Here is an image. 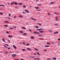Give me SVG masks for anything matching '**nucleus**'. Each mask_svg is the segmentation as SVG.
<instances>
[{
  "label": "nucleus",
  "instance_id": "a18cd8bd",
  "mask_svg": "<svg viewBox=\"0 0 60 60\" xmlns=\"http://www.w3.org/2000/svg\"><path fill=\"white\" fill-rule=\"evenodd\" d=\"M5 53L6 54H8V52L6 51L5 52Z\"/></svg>",
  "mask_w": 60,
  "mask_h": 60
},
{
  "label": "nucleus",
  "instance_id": "f257e3e1",
  "mask_svg": "<svg viewBox=\"0 0 60 60\" xmlns=\"http://www.w3.org/2000/svg\"><path fill=\"white\" fill-rule=\"evenodd\" d=\"M12 56V57H15L16 56H17V55L15 54H12L11 55Z\"/></svg>",
  "mask_w": 60,
  "mask_h": 60
},
{
  "label": "nucleus",
  "instance_id": "c9c22d12",
  "mask_svg": "<svg viewBox=\"0 0 60 60\" xmlns=\"http://www.w3.org/2000/svg\"><path fill=\"white\" fill-rule=\"evenodd\" d=\"M3 14L2 12H0V15H3Z\"/></svg>",
  "mask_w": 60,
  "mask_h": 60
},
{
  "label": "nucleus",
  "instance_id": "0eeeda50",
  "mask_svg": "<svg viewBox=\"0 0 60 60\" xmlns=\"http://www.w3.org/2000/svg\"><path fill=\"white\" fill-rule=\"evenodd\" d=\"M39 32L40 33H44V32H43V31L41 30V31H39Z\"/></svg>",
  "mask_w": 60,
  "mask_h": 60
},
{
  "label": "nucleus",
  "instance_id": "2eb2a0df",
  "mask_svg": "<svg viewBox=\"0 0 60 60\" xmlns=\"http://www.w3.org/2000/svg\"><path fill=\"white\" fill-rule=\"evenodd\" d=\"M20 33H21V34H23L24 33V32L22 31H20Z\"/></svg>",
  "mask_w": 60,
  "mask_h": 60
},
{
  "label": "nucleus",
  "instance_id": "9d476101",
  "mask_svg": "<svg viewBox=\"0 0 60 60\" xmlns=\"http://www.w3.org/2000/svg\"><path fill=\"white\" fill-rule=\"evenodd\" d=\"M54 34H58V32L56 31V32H55L54 33Z\"/></svg>",
  "mask_w": 60,
  "mask_h": 60
},
{
  "label": "nucleus",
  "instance_id": "7ed1b4c3",
  "mask_svg": "<svg viewBox=\"0 0 60 60\" xmlns=\"http://www.w3.org/2000/svg\"><path fill=\"white\" fill-rule=\"evenodd\" d=\"M30 19H32V20H34V21H35L36 20V19H34L32 17L30 18Z\"/></svg>",
  "mask_w": 60,
  "mask_h": 60
},
{
  "label": "nucleus",
  "instance_id": "5701e85b",
  "mask_svg": "<svg viewBox=\"0 0 60 60\" xmlns=\"http://www.w3.org/2000/svg\"><path fill=\"white\" fill-rule=\"evenodd\" d=\"M34 38V37L33 36H31V39H33Z\"/></svg>",
  "mask_w": 60,
  "mask_h": 60
},
{
  "label": "nucleus",
  "instance_id": "69168bd1",
  "mask_svg": "<svg viewBox=\"0 0 60 60\" xmlns=\"http://www.w3.org/2000/svg\"><path fill=\"white\" fill-rule=\"evenodd\" d=\"M8 41L9 42V43L10 42V40H8Z\"/></svg>",
  "mask_w": 60,
  "mask_h": 60
},
{
  "label": "nucleus",
  "instance_id": "39448f33",
  "mask_svg": "<svg viewBox=\"0 0 60 60\" xmlns=\"http://www.w3.org/2000/svg\"><path fill=\"white\" fill-rule=\"evenodd\" d=\"M25 12H27V13H29V11L28 10L25 9Z\"/></svg>",
  "mask_w": 60,
  "mask_h": 60
},
{
  "label": "nucleus",
  "instance_id": "de8ad7c7",
  "mask_svg": "<svg viewBox=\"0 0 60 60\" xmlns=\"http://www.w3.org/2000/svg\"><path fill=\"white\" fill-rule=\"evenodd\" d=\"M22 13L24 14H26V13H25V12H22Z\"/></svg>",
  "mask_w": 60,
  "mask_h": 60
},
{
  "label": "nucleus",
  "instance_id": "f704fd0d",
  "mask_svg": "<svg viewBox=\"0 0 60 60\" xmlns=\"http://www.w3.org/2000/svg\"><path fill=\"white\" fill-rule=\"evenodd\" d=\"M3 6L5 7V6L3 5H0V6Z\"/></svg>",
  "mask_w": 60,
  "mask_h": 60
},
{
  "label": "nucleus",
  "instance_id": "473e14b6",
  "mask_svg": "<svg viewBox=\"0 0 60 60\" xmlns=\"http://www.w3.org/2000/svg\"><path fill=\"white\" fill-rule=\"evenodd\" d=\"M8 37H10V38H12V37L10 35H9L8 36Z\"/></svg>",
  "mask_w": 60,
  "mask_h": 60
},
{
  "label": "nucleus",
  "instance_id": "cd10ccee",
  "mask_svg": "<svg viewBox=\"0 0 60 60\" xmlns=\"http://www.w3.org/2000/svg\"><path fill=\"white\" fill-rule=\"evenodd\" d=\"M14 2H13L12 3H11V5H12L13 4H14Z\"/></svg>",
  "mask_w": 60,
  "mask_h": 60
},
{
  "label": "nucleus",
  "instance_id": "a878e982",
  "mask_svg": "<svg viewBox=\"0 0 60 60\" xmlns=\"http://www.w3.org/2000/svg\"><path fill=\"white\" fill-rule=\"evenodd\" d=\"M37 53L38 55H39V56L41 55L40 54V53H39L38 52H37Z\"/></svg>",
  "mask_w": 60,
  "mask_h": 60
},
{
  "label": "nucleus",
  "instance_id": "603ef678",
  "mask_svg": "<svg viewBox=\"0 0 60 60\" xmlns=\"http://www.w3.org/2000/svg\"><path fill=\"white\" fill-rule=\"evenodd\" d=\"M17 17H16V15H15L14 16V18H16Z\"/></svg>",
  "mask_w": 60,
  "mask_h": 60
},
{
  "label": "nucleus",
  "instance_id": "4be33fe9",
  "mask_svg": "<svg viewBox=\"0 0 60 60\" xmlns=\"http://www.w3.org/2000/svg\"><path fill=\"white\" fill-rule=\"evenodd\" d=\"M52 59L53 60H56V57H53L52 58Z\"/></svg>",
  "mask_w": 60,
  "mask_h": 60
},
{
  "label": "nucleus",
  "instance_id": "7c9ffc66",
  "mask_svg": "<svg viewBox=\"0 0 60 60\" xmlns=\"http://www.w3.org/2000/svg\"><path fill=\"white\" fill-rule=\"evenodd\" d=\"M35 27L36 28H39V27L38 26H35Z\"/></svg>",
  "mask_w": 60,
  "mask_h": 60
},
{
  "label": "nucleus",
  "instance_id": "3c124183",
  "mask_svg": "<svg viewBox=\"0 0 60 60\" xmlns=\"http://www.w3.org/2000/svg\"><path fill=\"white\" fill-rule=\"evenodd\" d=\"M38 36H42V35H39Z\"/></svg>",
  "mask_w": 60,
  "mask_h": 60
},
{
  "label": "nucleus",
  "instance_id": "412c9836",
  "mask_svg": "<svg viewBox=\"0 0 60 60\" xmlns=\"http://www.w3.org/2000/svg\"><path fill=\"white\" fill-rule=\"evenodd\" d=\"M43 51H45V52H47V50L45 49H44L43 50Z\"/></svg>",
  "mask_w": 60,
  "mask_h": 60
},
{
  "label": "nucleus",
  "instance_id": "58836bf2",
  "mask_svg": "<svg viewBox=\"0 0 60 60\" xmlns=\"http://www.w3.org/2000/svg\"><path fill=\"white\" fill-rule=\"evenodd\" d=\"M47 44H50V45L51 44L50 43H49V42H47Z\"/></svg>",
  "mask_w": 60,
  "mask_h": 60
},
{
  "label": "nucleus",
  "instance_id": "c756f323",
  "mask_svg": "<svg viewBox=\"0 0 60 60\" xmlns=\"http://www.w3.org/2000/svg\"><path fill=\"white\" fill-rule=\"evenodd\" d=\"M38 5V6H41V4H37Z\"/></svg>",
  "mask_w": 60,
  "mask_h": 60
},
{
  "label": "nucleus",
  "instance_id": "393cba45",
  "mask_svg": "<svg viewBox=\"0 0 60 60\" xmlns=\"http://www.w3.org/2000/svg\"><path fill=\"white\" fill-rule=\"evenodd\" d=\"M26 35V33H24L23 34V35Z\"/></svg>",
  "mask_w": 60,
  "mask_h": 60
},
{
  "label": "nucleus",
  "instance_id": "a211bd4d",
  "mask_svg": "<svg viewBox=\"0 0 60 60\" xmlns=\"http://www.w3.org/2000/svg\"><path fill=\"white\" fill-rule=\"evenodd\" d=\"M18 5H23V4L22 3H19Z\"/></svg>",
  "mask_w": 60,
  "mask_h": 60
},
{
  "label": "nucleus",
  "instance_id": "680f3d73",
  "mask_svg": "<svg viewBox=\"0 0 60 60\" xmlns=\"http://www.w3.org/2000/svg\"><path fill=\"white\" fill-rule=\"evenodd\" d=\"M47 60H50V58H48L47 59Z\"/></svg>",
  "mask_w": 60,
  "mask_h": 60
},
{
  "label": "nucleus",
  "instance_id": "774afa93",
  "mask_svg": "<svg viewBox=\"0 0 60 60\" xmlns=\"http://www.w3.org/2000/svg\"><path fill=\"white\" fill-rule=\"evenodd\" d=\"M20 60H24V59H21Z\"/></svg>",
  "mask_w": 60,
  "mask_h": 60
},
{
  "label": "nucleus",
  "instance_id": "49530a36",
  "mask_svg": "<svg viewBox=\"0 0 60 60\" xmlns=\"http://www.w3.org/2000/svg\"><path fill=\"white\" fill-rule=\"evenodd\" d=\"M13 27H14V28H16L17 27L15 26H14Z\"/></svg>",
  "mask_w": 60,
  "mask_h": 60
},
{
  "label": "nucleus",
  "instance_id": "2f4dec72",
  "mask_svg": "<svg viewBox=\"0 0 60 60\" xmlns=\"http://www.w3.org/2000/svg\"><path fill=\"white\" fill-rule=\"evenodd\" d=\"M4 27H8V25H4Z\"/></svg>",
  "mask_w": 60,
  "mask_h": 60
},
{
  "label": "nucleus",
  "instance_id": "aec40b11",
  "mask_svg": "<svg viewBox=\"0 0 60 60\" xmlns=\"http://www.w3.org/2000/svg\"><path fill=\"white\" fill-rule=\"evenodd\" d=\"M19 17L20 18H23V16L22 15H19Z\"/></svg>",
  "mask_w": 60,
  "mask_h": 60
},
{
  "label": "nucleus",
  "instance_id": "09e8293b",
  "mask_svg": "<svg viewBox=\"0 0 60 60\" xmlns=\"http://www.w3.org/2000/svg\"><path fill=\"white\" fill-rule=\"evenodd\" d=\"M5 45L6 46H9V45H8L7 44Z\"/></svg>",
  "mask_w": 60,
  "mask_h": 60
},
{
  "label": "nucleus",
  "instance_id": "6e6552de",
  "mask_svg": "<svg viewBox=\"0 0 60 60\" xmlns=\"http://www.w3.org/2000/svg\"><path fill=\"white\" fill-rule=\"evenodd\" d=\"M54 4V2H52L50 3V4Z\"/></svg>",
  "mask_w": 60,
  "mask_h": 60
},
{
  "label": "nucleus",
  "instance_id": "1a4fd4ad",
  "mask_svg": "<svg viewBox=\"0 0 60 60\" xmlns=\"http://www.w3.org/2000/svg\"><path fill=\"white\" fill-rule=\"evenodd\" d=\"M30 58H34V57H35V56H30Z\"/></svg>",
  "mask_w": 60,
  "mask_h": 60
},
{
  "label": "nucleus",
  "instance_id": "a19ab883",
  "mask_svg": "<svg viewBox=\"0 0 60 60\" xmlns=\"http://www.w3.org/2000/svg\"><path fill=\"white\" fill-rule=\"evenodd\" d=\"M37 60H40V59L38 58H37Z\"/></svg>",
  "mask_w": 60,
  "mask_h": 60
},
{
  "label": "nucleus",
  "instance_id": "f03ea898",
  "mask_svg": "<svg viewBox=\"0 0 60 60\" xmlns=\"http://www.w3.org/2000/svg\"><path fill=\"white\" fill-rule=\"evenodd\" d=\"M36 30H37L38 31H41V30H43V29H42L40 28L39 29H36Z\"/></svg>",
  "mask_w": 60,
  "mask_h": 60
},
{
  "label": "nucleus",
  "instance_id": "052dcab7",
  "mask_svg": "<svg viewBox=\"0 0 60 60\" xmlns=\"http://www.w3.org/2000/svg\"><path fill=\"white\" fill-rule=\"evenodd\" d=\"M29 30L30 31V32H32V30L30 29H29Z\"/></svg>",
  "mask_w": 60,
  "mask_h": 60
},
{
  "label": "nucleus",
  "instance_id": "20e7f679",
  "mask_svg": "<svg viewBox=\"0 0 60 60\" xmlns=\"http://www.w3.org/2000/svg\"><path fill=\"white\" fill-rule=\"evenodd\" d=\"M34 34H40L39 32H37L35 31L34 32Z\"/></svg>",
  "mask_w": 60,
  "mask_h": 60
},
{
  "label": "nucleus",
  "instance_id": "5fc2aeb1",
  "mask_svg": "<svg viewBox=\"0 0 60 60\" xmlns=\"http://www.w3.org/2000/svg\"><path fill=\"white\" fill-rule=\"evenodd\" d=\"M9 53H12V52H11V51H9Z\"/></svg>",
  "mask_w": 60,
  "mask_h": 60
},
{
  "label": "nucleus",
  "instance_id": "ea45409f",
  "mask_svg": "<svg viewBox=\"0 0 60 60\" xmlns=\"http://www.w3.org/2000/svg\"><path fill=\"white\" fill-rule=\"evenodd\" d=\"M9 22L8 21H6L5 22V23H8Z\"/></svg>",
  "mask_w": 60,
  "mask_h": 60
},
{
  "label": "nucleus",
  "instance_id": "4d7b16f0",
  "mask_svg": "<svg viewBox=\"0 0 60 60\" xmlns=\"http://www.w3.org/2000/svg\"><path fill=\"white\" fill-rule=\"evenodd\" d=\"M36 1L37 2H38L39 1V0H36Z\"/></svg>",
  "mask_w": 60,
  "mask_h": 60
},
{
  "label": "nucleus",
  "instance_id": "c85d7f7f",
  "mask_svg": "<svg viewBox=\"0 0 60 60\" xmlns=\"http://www.w3.org/2000/svg\"><path fill=\"white\" fill-rule=\"evenodd\" d=\"M22 51H26V50L25 49H22Z\"/></svg>",
  "mask_w": 60,
  "mask_h": 60
},
{
  "label": "nucleus",
  "instance_id": "8fccbe9b",
  "mask_svg": "<svg viewBox=\"0 0 60 60\" xmlns=\"http://www.w3.org/2000/svg\"><path fill=\"white\" fill-rule=\"evenodd\" d=\"M23 6L24 8H26V6H25L24 5H23Z\"/></svg>",
  "mask_w": 60,
  "mask_h": 60
},
{
  "label": "nucleus",
  "instance_id": "f8f14e48",
  "mask_svg": "<svg viewBox=\"0 0 60 60\" xmlns=\"http://www.w3.org/2000/svg\"><path fill=\"white\" fill-rule=\"evenodd\" d=\"M35 8V9H39V7H34Z\"/></svg>",
  "mask_w": 60,
  "mask_h": 60
},
{
  "label": "nucleus",
  "instance_id": "79ce46f5",
  "mask_svg": "<svg viewBox=\"0 0 60 60\" xmlns=\"http://www.w3.org/2000/svg\"><path fill=\"white\" fill-rule=\"evenodd\" d=\"M10 29H13V28L12 27H11L9 28Z\"/></svg>",
  "mask_w": 60,
  "mask_h": 60
},
{
  "label": "nucleus",
  "instance_id": "423d86ee",
  "mask_svg": "<svg viewBox=\"0 0 60 60\" xmlns=\"http://www.w3.org/2000/svg\"><path fill=\"white\" fill-rule=\"evenodd\" d=\"M27 49V50H29V51H31V50H32V49L30 48H28Z\"/></svg>",
  "mask_w": 60,
  "mask_h": 60
},
{
  "label": "nucleus",
  "instance_id": "e433bc0d",
  "mask_svg": "<svg viewBox=\"0 0 60 60\" xmlns=\"http://www.w3.org/2000/svg\"><path fill=\"white\" fill-rule=\"evenodd\" d=\"M4 47H5V48H8V47L6 46V45H4Z\"/></svg>",
  "mask_w": 60,
  "mask_h": 60
},
{
  "label": "nucleus",
  "instance_id": "4468645a",
  "mask_svg": "<svg viewBox=\"0 0 60 60\" xmlns=\"http://www.w3.org/2000/svg\"><path fill=\"white\" fill-rule=\"evenodd\" d=\"M45 47H49V45H45Z\"/></svg>",
  "mask_w": 60,
  "mask_h": 60
},
{
  "label": "nucleus",
  "instance_id": "6e6d98bb",
  "mask_svg": "<svg viewBox=\"0 0 60 60\" xmlns=\"http://www.w3.org/2000/svg\"><path fill=\"white\" fill-rule=\"evenodd\" d=\"M55 25H56V26H58V24H55Z\"/></svg>",
  "mask_w": 60,
  "mask_h": 60
},
{
  "label": "nucleus",
  "instance_id": "e2e57ef3",
  "mask_svg": "<svg viewBox=\"0 0 60 60\" xmlns=\"http://www.w3.org/2000/svg\"><path fill=\"white\" fill-rule=\"evenodd\" d=\"M8 5H10V3H8Z\"/></svg>",
  "mask_w": 60,
  "mask_h": 60
},
{
  "label": "nucleus",
  "instance_id": "6ab92c4d",
  "mask_svg": "<svg viewBox=\"0 0 60 60\" xmlns=\"http://www.w3.org/2000/svg\"><path fill=\"white\" fill-rule=\"evenodd\" d=\"M54 13L55 14H58V15H59V14L58 13H57L56 12H54Z\"/></svg>",
  "mask_w": 60,
  "mask_h": 60
},
{
  "label": "nucleus",
  "instance_id": "b1692460",
  "mask_svg": "<svg viewBox=\"0 0 60 60\" xmlns=\"http://www.w3.org/2000/svg\"><path fill=\"white\" fill-rule=\"evenodd\" d=\"M14 4H15V5H17V4H18V3H17V2H14Z\"/></svg>",
  "mask_w": 60,
  "mask_h": 60
},
{
  "label": "nucleus",
  "instance_id": "9b49d317",
  "mask_svg": "<svg viewBox=\"0 0 60 60\" xmlns=\"http://www.w3.org/2000/svg\"><path fill=\"white\" fill-rule=\"evenodd\" d=\"M13 47H14V48L15 49H17V47H16V46H15V45H13Z\"/></svg>",
  "mask_w": 60,
  "mask_h": 60
},
{
  "label": "nucleus",
  "instance_id": "ddd939ff",
  "mask_svg": "<svg viewBox=\"0 0 60 60\" xmlns=\"http://www.w3.org/2000/svg\"><path fill=\"white\" fill-rule=\"evenodd\" d=\"M2 40L3 41L5 42V41H4V40H5V39H4V38H3L2 39Z\"/></svg>",
  "mask_w": 60,
  "mask_h": 60
},
{
  "label": "nucleus",
  "instance_id": "864d4df0",
  "mask_svg": "<svg viewBox=\"0 0 60 60\" xmlns=\"http://www.w3.org/2000/svg\"><path fill=\"white\" fill-rule=\"evenodd\" d=\"M58 41H60V38H59L58 39Z\"/></svg>",
  "mask_w": 60,
  "mask_h": 60
},
{
  "label": "nucleus",
  "instance_id": "13d9d810",
  "mask_svg": "<svg viewBox=\"0 0 60 60\" xmlns=\"http://www.w3.org/2000/svg\"><path fill=\"white\" fill-rule=\"evenodd\" d=\"M48 15H50V14L49 13H48Z\"/></svg>",
  "mask_w": 60,
  "mask_h": 60
},
{
  "label": "nucleus",
  "instance_id": "338daca9",
  "mask_svg": "<svg viewBox=\"0 0 60 60\" xmlns=\"http://www.w3.org/2000/svg\"><path fill=\"white\" fill-rule=\"evenodd\" d=\"M15 60H19V59H15Z\"/></svg>",
  "mask_w": 60,
  "mask_h": 60
},
{
  "label": "nucleus",
  "instance_id": "f3484780",
  "mask_svg": "<svg viewBox=\"0 0 60 60\" xmlns=\"http://www.w3.org/2000/svg\"><path fill=\"white\" fill-rule=\"evenodd\" d=\"M37 24H38V25H39V26H41V24L40 23H37Z\"/></svg>",
  "mask_w": 60,
  "mask_h": 60
},
{
  "label": "nucleus",
  "instance_id": "dca6fc26",
  "mask_svg": "<svg viewBox=\"0 0 60 60\" xmlns=\"http://www.w3.org/2000/svg\"><path fill=\"white\" fill-rule=\"evenodd\" d=\"M21 28L22 29H26V28H25V27H21Z\"/></svg>",
  "mask_w": 60,
  "mask_h": 60
},
{
  "label": "nucleus",
  "instance_id": "0e129e2a",
  "mask_svg": "<svg viewBox=\"0 0 60 60\" xmlns=\"http://www.w3.org/2000/svg\"><path fill=\"white\" fill-rule=\"evenodd\" d=\"M7 18H8V19H11L10 18L8 17H7Z\"/></svg>",
  "mask_w": 60,
  "mask_h": 60
},
{
  "label": "nucleus",
  "instance_id": "37998d69",
  "mask_svg": "<svg viewBox=\"0 0 60 60\" xmlns=\"http://www.w3.org/2000/svg\"><path fill=\"white\" fill-rule=\"evenodd\" d=\"M34 55H37V54L36 53H34L33 54Z\"/></svg>",
  "mask_w": 60,
  "mask_h": 60
},
{
  "label": "nucleus",
  "instance_id": "bb28decb",
  "mask_svg": "<svg viewBox=\"0 0 60 60\" xmlns=\"http://www.w3.org/2000/svg\"><path fill=\"white\" fill-rule=\"evenodd\" d=\"M26 46H29L30 45V44L29 43H28L26 44Z\"/></svg>",
  "mask_w": 60,
  "mask_h": 60
},
{
  "label": "nucleus",
  "instance_id": "4c0bfd02",
  "mask_svg": "<svg viewBox=\"0 0 60 60\" xmlns=\"http://www.w3.org/2000/svg\"><path fill=\"white\" fill-rule=\"evenodd\" d=\"M6 32L7 34H9V33L8 31H6Z\"/></svg>",
  "mask_w": 60,
  "mask_h": 60
},
{
  "label": "nucleus",
  "instance_id": "bf43d9fd",
  "mask_svg": "<svg viewBox=\"0 0 60 60\" xmlns=\"http://www.w3.org/2000/svg\"><path fill=\"white\" fill-rule=\"evenodd\" d=\"M49 32H52V31L51 30H49Z\"/></svg>",
  "mask_w": 60,
  "mask_h": 60
},
{
  "label": "nucleus",
  "instance_id": "72a5a7b5",
  "mask_svg": "<svg viewBox=\"0 0 60 60\" xmlns=\"http://www.w3.org/2000/svg\"><path fill=\"white\" fill-rule=\"evenodd\" d=\"M34 49L36 50H37V51H38V50H39L38 49L35 48Z\"/></svg>",
  "mask_w": 60,
  "mask_h": 60
},
{
  "label": "nucleus",
  "instance_id": "c03bdc74",
  "mask_svg": "<svg viewBox=\"0 0 60 60\" xmlns=\"http://www.w3.org/2000/svg\"><path fill=\"white\" fill-rule=\"evenodd\" d=\"M9 17H11V14H8Z\"/></svg>",
  "mask_w": 60,
  "mask_h": 60
}]
</instances>
